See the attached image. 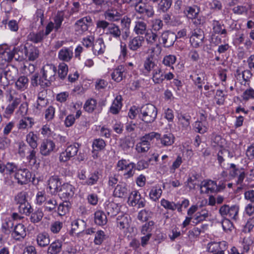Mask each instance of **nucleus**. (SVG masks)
I'll return each instance as SVG.
<instances>
[{"label":"nucleus","instance_id":"f257e3e1","mask_svg":"<svg viewBox=\"0 0 254 254\" xmlns=\"http://www.w3.org/2000/svg\"><path fill=\"white\" fill-rule=\"evenodd\" d=\"M18 76V70L14 67L5 68L4 64L0 63V85L4 88L15 81Z\"/></svg>","mask_w":254,"mask_h":254},{"label":"nucleus","instance_id":"f03ea898","mask_svg":"<svg viewBox=\"0 0 254 254\" xmlns=\"http://www.w3.org/2000/svg\"><path fill=\"white\" fill-rule=\"evenodd\" d=\"M96 28L103 30L105 33L110 36L119 39L121 36V29L119 25L113 22H109L105 20H99L96 22Z\"/></svg>","mask_w":254,"mask_h":254},{"label":"nucleus","instance_id":"7ed1b4c3","mask_svg":"<svg viewBox=\"0 0 254 254\" xmlns=\"http://www.w3.org/2000/svg\"><path fill=\"white\" fill-rule=\"evenodd\" d=\"M57 67L52 64L44 65L41 71L42 80H41V87L43 88L49 87L52 82L56 79Z\"/></svg>","mask_w":254,"mask_h":254},{"label":"nucleus","instance_id":"20e7f679","mask_svg":"<svg viewBox=\"0 0 254 254\" xmlns=\"http://www.w3.org/2000/svg\"><path fill=\"white\" fill-rule=\"evenodd\" d=\"M139 119L145 123L151 124L155 121L158 111L153 105L146 104L139 108Z\"/></svg>","mask_w":254,"mask_h":254},{"label":"nucleus","instance_id":"39448f33","mask_svg":"<svg viewBox=\"0 0 254 254\" xmlns=\"http://www.w3.org/2000/svg\"><path fill=\"white\" fill-rule=\"evenodd\" d=\"M135 11L147 18L152 17L154 15L153 7L148 3L144 2L142 0H138L134 5Z\"/></svg>","mask_w":254,"mask_h":254},{"label":"nucleus","instance_id":"423d86ee","mask_svg":"<svg viewBox=\"0 0 254 254\" xmlns=\"http://www.w3.org/2000/svg\"><path fill=\"white\" fill-rule=\"evenodd\" d=\"M239 212V207L237 205H233L229 207V205L224 204L219 209V213L223 217H228L230 219L237 220Z\"/></svg>","mask_w":254,"mask_h":254},{"label":"nucleus","instance_id":"0eeeda50","mask_svg":"<svg viewBox=\"0 0 254 254\" xmlns=\"http://www.w3.org/2000/svg\"><path fill=\"white\" fill-rule=\"evenodd\" d=\"M78 148L79 144L77 143L68 146L65 150L60 154V161L65 162L69 160L70 158L75 156L78 152Z\"/></svg>","mask_w":254,"mask_h":254},{"label":"nucleus","instance_id":"6e6552de","mask_svg":"<svg viewBox=\"0 0 254 254\" xmlns=\"http://www.w3.org/2000/svg\"><path fill=\"white\" fill-rule=\"evenodd\" d=\"M75 188L68 183H64L59 189L58 195L61 199L69 200L74 195Z\"/></svg>","mask_w":254,"mask_h":254},{"label":"nucleus","instance_id":"1a4fd4ad","mask_svg":"<svg viewBox=\"0 0 254 254\" xmlns=\"http://www.w3.org/2000/svg\"><path fill=\"white\" fill-rule=\"evenodd\" d=\"M92 23V19L89 16L84 17L77 20L74 24L75 30L79 34H82L87 31Z\"/></svg>","mask_w":254,"mask_h":254},{"label":"nucleus","instance_id":"9d476101","mask_svg":"<svg viewBox=\"0 0 254 254\" xmlns=\"http://www.w3.org/2000/svg\"><path fill=\"white\" fill-rule=\"evenodd\" d=\"M14 178L18 184L22 185L26 184L30 181L31 174L27 169H17L15 173Z\"/></svg>","mask_w":254,"mask_h":254},{"label":"nucleus","instance_id":"9b49d317","mask_svg":"<svg viewBox=\"0 0 254 254\" xmlns=\"http://www.w3.org/2000/svg\"><path fill=\"white\" fill-rule=\"evenodd\" d=\"M86 222L81 219L75 220L71 223V229L69 232L70 236L75 234L77 237H79L82 233L86 228Z\"/></svg>","mask_w":254,"mask_h":254},{"label":"nucleus","instance_id":"f8f14e48","mask_svg":"<svg viewBox=\"0 0 254 254\" xmlns=\"http://www.w3.org/2000/svg\"><path fill=\"white\" fill-rule=\"evenodd\" d=\"M160 39L162 41L163 46L169 48L174 45L177 39V35L170 31H165L162 33Z\"/></svg>","mask_w":254,"mask_h":254},{"label":"nucleus","instance_id":"ddd939ff","mask_svg":"<svg viewBox=\"0 0 254 254\" xmlns=\"http://www.w3.org/2000/svg\"><path fill=\"white\" fill-rule=\"evenodd\" d=\"M204 35L200 29H196L193 31L190 37V43L194 48H198L203 44Z\"/></svg>","mask_w":254,"mask_h":254},{"label":"nucleus","instance_id":"4468645a","mask_svg":"<svg viewBox=\"0 0 254 254\" xmlns=\"http://www.w3.org/2000/svg\"><path fill=\"white\" fill-rule=\"evenodd\" d=\"M55 147V143L50 139L43 141L40 147V151L42 155L48 156L53 151Z\"/></svg>","mask_w":254,"mask_h":254},{"label":"nucleus","instance_id":"2eb2a0df","mask_svg":"<svg viewBox=\"0 0 254 254\" xmlns=\"http://www.w3.org/2000/svg\"><path fill=\"white\" fill-rule=\"evenodd\" d=\"M144 37L137 36L131 39L128 44L129 49L132 51H138L141 48L144 43Z\"/></svg>","mask_w":254,"mask_h":254},{"label":"nucleus","instance_id":"dca6fc26","mask_svg":"<svg viewBox=\"0 0 254 254\" xmlns=\"http://www.w3.org/2000/svg\"><path fill=\"white\" fill-rule=\"evenodd\" d=\"M105 45L103 38H99L95 40L92 46V52L95 56L104 54L105 50Z\"/></svg>","mask_w":254,"mask_h":254},{"label":"nucleus","instance_id":"f3484780","mask_svg":"<svg viewBox=\"0 0 254 254\" xmlns=\"http://www.w3.org/2000/svg\"><path fill=\"white\" fill-rule=\"evenodd\" d=\"M216 182L211 180L203 181L200 185V192L204 193H213L216 191Z\"/></svg>","mask_w":254,"mask_h":254},{"label":"nucleus","instance_id":"a211bd4d","mask_svg":"<svg viewBox=\"0 0 254 254\" xmlns=\"http://www.w3.org/2000/svg\"><path fill=\"white\" fill-rule=\"evenodd\" d=\"M61 183L60 178L57 176H53L50 178L48 180V186L51 193L55 194L59 192V187Z\"/></svg>","mask_w":254,"mask_h":254},{"label":"nucleus","instance_id":"6ab92c4d","mask_svg":"<svg viewBox=\"0 0 254 254\" xmlns=\"http://www.w3.org/2000/svg\"><path fill=\"white\" fill-rule=\"evenodd\" d=\"M125 67L123 65H119L113 71L111 74L112 78L117 82H121L124 78H125Z\"/></svg>","mask_w":254,"mask_h":254},{"label":"nucleus","instance_id":"aec40b11","mask_svg":"<svg viewBox=\"0 0 254 254\" xmlns=\"http://www.w3.org/2000/svg\"><path fill=\"white\" fill-rule=\"evenodd\" d=\"M26 235L25 228L24 225L19 223L14 227L12 233V236L14 239L19 240L22 238H24Z\"/></svg>","mask_w":254,"mask_h":254},{"label":"nucleus","instance_id":"412c9836","mask_svg":"<svg viewBox=\"0 0 254 254\" xmlns=\"http://www.w3.org/2000/svg\"><path fill=\"white\" fill-rule=\"evenodd\" d=\"M73 54L72 49L64 47L59 51L58 58L61 61L68 62L72 58Z\"/></svg>","mask_w":254,"mask_h":254},{"label":"nucleus","instance_id":"4be33fe9","mask_svg":"<svg viewBox=\"0 0 254 254\" xmlns=\"http://www.w3.org/2000/svg\"><path fill=\"white\" fill-rule=\"evenodd\" d=\"M147 30V23L144 21L138 20L135 22L133 31L137 36L144 35Z\"/></svg>","mask_w":254,"mask_h":254},{"label":"nucleus","instance_id":"5701e85b","mask_svg":"<svg viewBox=\"0 0 254 254\" xmlns=\"http://www.w3.org/2000/svg\"><path fill=\"white\" fill-rule=\"evenodd\" d=\"M29 79L27 76L22 75L18 76L17 80L15 81V87L18 90L24 91L28 87Z\"/></svg>","mask_w":254,"mask_h":254},{"label":"nucleus","instance_id":"b1692460","mask_svg":"<svg viewBox=\"0 0 254 254\" xmlns=\"http://www.w3.org/2000/svg\"><path fill=\"white\" fill-rule=\"evenodd\" d=\"M39 55V51L37 48L32 45L26 46L25 51V58L29 61H33L37 59Z\"/></svg>","mask_w":254,"mask_h":254},{"label":"nucleus","instance_id":"393cba45","mask_svg":"<svg viewBox=\"0 0 254 254\" xmlns=\"http://www.w3.org/2000/svg\"><path fill=\"white\" fill-rule=\"evenodd\" d=\"M122 100L121 95L116 96L110 108V111L111 113L115 115L118 114L122 107Z\"/></svg>","mask_w":254,"mask_h":254},{"label":"nucleus","instance_id":"a878e982","mask_svg":"<svg viewBox=\"0 0 254 254\" xmlns=\"http://www.w3.org/2000/svg\"><path fill=\"white\" fill-rule=\"evenodd\" d=\"M62 242L60 240H56L52 243L47 251V254H58L62 249Z\"/></svg>","mask_w":254,"mask_h":254},{"label":"nucleus","instance_id":"bb28decb","mask_svg":"<svg viewBox=\"0 0 254 254\" xmlns=\"http://www.w3.org/2000/svg\"><path fill=\"white\" fill-rule=\"evenodd\" d=\"M130 221L129 217L127 214L119 215L117 218V225L120 229L127 228Z\"/></svg>","mask_w":254,"mask_h":254},{"label":"nucleus","instance_id":"cd10ccee","mask_svg":"<svg viewBox=\"0 0 254 254\" xmlns=\"http://www.w3.org/2000/svg\"><path fill=\"white\" fill-rule=\"evenodd\" d=\"M179 123L182 126L183 130H188L190 128L191 116L187 114H181L178 117Z\"/></svg>","mask_w":254,"mask_h":254},{"label":"nucleus","instance_id":"c85d7f7f","mask_svg":"<svg viewBox=\"0 0 254 254\" xmlns=\"http://www.w3.org/2000/svg\"><path fill=\"white\" fill-rule=\"evenodd\" d=\"M175 137L171 133L164 134L162 136L160 134V137L158 139L162 146H170L174 142Z\"/></svg>","mask_w":254,"mask_h":254},{"label":"nucleus","instance_id":"c756f323","mask_svg":"<svg viewBox=\"0 0 254 254\" xmlns=\"http://www.w3.org/2000/svg\"><path fill=\"white\" fill-rule=\"evenodd\" d=\"M105 209L108 215L111 217L116 216L120 210L118 204L114 202H108L106 205Z\"/></svg>","mask_w":254,"mask_h":254},{"label":"nucleus","instance_id":"7c9ffc66","mask_svg":"<svg viewBox=\"0 0 254 254\" xmlns=\"http://www.w3.org/2000/svg\"><path fill=\"white\" fill-rule=\"evenodd\" d=\"M34 124V119L30 117H25L21 119L18 125L19 129L31 128Z\"/></svg>","mask_w":254,"mask_h":254},{"label":"nucleus","instance_id":"2f4dec72","mask_svg":"<svg viewBox=\"0 0 254 254\" xmlns=\"http://www.w3.org/2000/svg\"><path fill=\"white\" fill-rule=\"evenodd\" d=\"M94 222L99 226L106 224L107 218L105 213L102 211H97L94 213Z\"/></svg>","mask_w":254,"mask_h":254},{"label":"nucleus","instance_id":"473e14b6","mask_svg":"<svg viewBox=\"0 0 254 254\" xmlns=\"http://www.w3.org/2000/svg\"><path fill=\"white\" fill-rule=\"evenodd\" d=\"M199 12V8L196 5L186 6L184 10V13L187 15V17L190 19L196 18Z\"/></svg>","mask_w":254,"mask_h":254},{"label":"nucleus","instance_id":"72a5a7b5","mask_svg":"<svg viewBox=\"0 0 254 254\" xmlns=\"http://www.w3.org/2000/svg\"><path fill=\"white\" fill-rule=\"evenodd\" d=\"M38 137L37 135L33 131H30L26 136V140L29 146L34 149L37 148L38 146L37 140Z\"/></svg>","mask_w":254,"mask_h":254},{"label":"nucleus","instance_id":"f704fd0d","mask_svg":"<svg viewBox=\"0 0 254 254\" xmlns=\"http://www.w3.org/2000/svg\"><path fill=\"white\" fill-rule=\"evenodd\" d=\"M13 58H14V53L12 51L5 50L0 55V63H2V65L4 64L5 66V64L10 62Z\"/></svg>","mask_w":254,"mask_h":254},{"label":"nucleus","instance_id":"c9c22d12","mask_svg":"<svg viewBox=\"0 0 254 254\" xmlns=\"http://www.w3.org/2000/svg\"><path fill=\"white\" fill-rule=\"evenodd\" d=\"M152 79L155 84H161L164 81V73L161 68L154 70Z\"/></svg>","mask_w":254,"mask_h":254},{"label":"nucleus","instance_id":"e433bc0d","mask_svg":"<svg viewBox=\"0 0 254 254\" xmlns=\"http://www.w3.org/2000/svg\"><path fill=\"white\" fill-rule=\"evenodd\" d=\"M37 242L38 245L41 247L48 246L50 243L49 235L45 233L39 234L37 237Z\"/></svg>","mask_w":254,"mask_h":254},{"label":"nucleus","instance_id":"4c0bfd02","mask_svg":"<svg viewBox=\"0 0 254 254\" xmlns=\"http://www.w3.org/2000/svg\"><path fill=\"white\" fill-rule=\"evenodd\" d=\"M105 18L112 22L117 21L120 19V14L115 10H109L104 13Z\"/></svg>","mask_w":254,"mask_h":254},{"label":"nucleus","instance_id":"58836bf2","mask_svg":"<svg viewBox=\"0 0 254 254\" xmlns=\"http://www.w3.org/2000/svg\"><path fill=\"white\" fill-rule=\"evenodd\" d=\"M144 35V39H145L146 42L150 45L154 44L156 42L158 37L156 32L153 31V30H147Z\"/></svg>","mask_w":254,"mask_h":254},{"label":"nucleus","instance_id":"ea45409f","mask_svg":"<svg viewBox=\"0 0 254 254\" xmlns=\"http://www.w3.org/2000/svg\"><path fill=\"white\" fill-rule=\"evenodd\" d=\"M44 36V31H40L37 33H30L28 36V38L30 41L35 43H38L41 42L43 40Z\"/></svg>","mask_w":254,"mask_h":254},{"label":"nucleus","instance_id":"a19ab883","mask_svg":"<svg viewBox=\"0 0 254 254\" xmlns=\"http://www.w3.org/2000/svg\"><path fill=\"white\" fill-rule=\"evenodd\" d=\"M198 178L199 175L196 174L188 178L187 182V184L186 185L190 190L195 189L196 186L200 187V185H199V181H198Z\"/></svg>","mask_w":254,"mask_h":254},{"label":"nucleus","instance_id":"79ce46f5","mask_svg":"<svg viewBox=\"0 0 254 254\" xmlns=\"http://www.w3.org/2000/svg\"><path fill=\"white\" fill-rule=\"evenodd\" d=\"M128 191L127 189L121 185H118L114 191V195L118 197H124L127 196Z\"/></svg>","mask_w":254,"mask_h":254},{"label":"nucleus","instance_id":"37998d69","mask_svg":"<svg viewBox=\"0 0 254 254\" xmlns=\"http://www.w3.org/2000/svg\"><path fill=\"white\" fill-rule=\"evenodd\" d=\"M70 207V202L65 200L63 203L59 204L57 211L59 215L63 216L68 212Z\"/></svg>","mask_w":254,"mask_h":254},{"label":"nucleus","instance_id":"c03bdc74","mask_svg":"<svg viewBox=\"0 0 254 254\" xmlns=\"http://www.w3.org/2000/svg\"><path fill=\"white\" fill-rule=\"evenodd\" d=\"M57 202L56 199L51 198L47 200L44 204L45 210L49 212H57L56 206Z\"/></svg>","mask_w":254,"mask_h":254},{"label":"nucleus","instance_id":"a18cd8bd","mask_svg":"<svg viewBox=\"0 0 254 254\" xmlns=\"http://www.w3.org/2000/svg\"><path fill=\"white\" fill-rule=\"evenodd\" d=\"M44 213L41 208H38L31 213L30 219L31 222L36 223L40 222L43 217Z\"/></svg>","mask_w":254,"mask_h":254},{"label":"nucleus","instance_id":"49530a36","mask_svg":"<svg viewBox=\"0 0 254 254\" xmlns=\"http://www.w3.org/2000/svg\"><path fill=\"white\" fill-rule=\"evenodd\" d=\"M26 50V46L25 45H20L17 47L14 48L12 50L14 53V58L18 60L20 57L23 58V55L25 56V51Z\"/></svg>","mask_w":254,"mask_h":254},{"label":"nucleus","instance_id":"de8ad7c7","mask_svg":"<svg viewBox=\"0 0 254 254\" xmlns=\"http://www.w3.org/2000/svg\"><path fill=\"white\" fill-rule=\"evenodd\" d=\"M162 190L159 187H155L152 188L149 192V196L151 199L156 201L161 197Z\"/></svg>","mask_w":254,"mask_h":254},{"label":"nucleus","instance_id":"09e8293b","mask_svg":"<svg viewBox=\"0 0 254 254\" xmlns=\"http://www.w3.org/2000/svg\"><path fill=\"white\" fill-rule=\"evenodd\" d=\"M213 31L216 34L224 35L225 37L227 34V31L225 29H222V25L219 21L213 20L212 22Z\"/></svg>","mask_w":254,"mask_h":254},{"label":"nucleus","instance_id":"8fccbe9b","mask_svg":"<svg viewBox=\"0 0 254 254\" xmlns=\"http://www.w3.org/2000/svg\"><path fill=\"white\" fill-rule=\"evenodd\" d=\"M224 242H211L207 244V251L208 252L215 253L223 249L221 247V245H222Z\"/></svg>","mask_w":254,"mask_h":254},{"label":"nucleus","instance_id":"3c124183","mask_svg":"<svg viewBox=\"0 0 254 254\" xmlns=\"http://www.w3.org/2000/svg\"><path fill=\"white\" fill-rule=\"evenodd\" d=\"M96 100L94 99L91 98L90 99L87 100L86 101L84 105V109L86 111L88 112V113H92L96 108Z\"/></svg>","mask_w":254,"mask_h":254},{"label":"nucleus","instance_id":"603ef678","mask_svg":"<svg viewBox=\"0 0 254 254\" xmlns=\"http://www.w3.org/2000/svg\"><path fill=\"white\" fill-rule=\"evenodd\" d=\"M136 164L133 162L128 163L126 169L127 172L124 174V176L126 179H128L132 177L135 173Z\"/></svg>","mask_w":254,"mask_h":254},{"label":"nucleus","instance_id":"864d4df0","mask_svg":"<svg viewBox=\"0 0 254 254\" xmlns=\"http://www.w3.org/2000/svg\"><path fill=\"white\" fill-rule=\"evenodd\" d=\"M194 129L196 132L203 134L207 130V127L202 121H196L194 124Z\"/></svg>","mask_w":254,"mask_h":254},{"label":"nucleus","instance_id":"5fc2aeb1","mask_svg":"<svg viewBox=\"0 0 254 254\" xmlns=\"http://www.w3.org/2000/svg\"><path fill=\"white\" fill-rule=\"evenodd\" d=\"M19 212L26 215H29L32 211V208L30 203L27 201L26 203L18 206Z\"/></svg>","mask_w":254,"mask_h":254},{"label":"nucleus","instance_id":"6e6d98bb","mask_svg":"<svg viewBox=\"0 0 254 254\" xmlns=\"http://www.w3.org/2000/svg\"><path fill=\"white\" fill-rule=\"evenodd\" d=\"M150 143H147L146 141L141 140L136 145V150L138 153H145L148 151L150 148Z\"/></svg>","mask_w":254,"mask_h":254},{"label":"nucleus","instance_id":"4d7b16f0","mask_svg":"<svg viewBox=\"0 0 254 254\" xmlns=\"http://www.w3.org/2000/svg\"><path fill=\"white\" fill-rule=\"evenodd\" d=\"M140 197V194L138 191H133L128 197V201L131 206H134L137 205Z\"/></svg>","mask_w":254,"mask_h":254},{"label":"nucleus","instance_id":"13d9d810","mask_svg":"<svg viewBox=\"0 0 254 254\" xmlns=\"http://www.w3.org/2000/svg\"><path fill=\"white\" fill-rule=\"evenodd\" d=\"M172 0H161L158 4V10L165 12L171 7Z\"/></svg>","mask_w":254,"mask_h":254},{"label":"nucleus","instance_id":"bf43d9fd","mask_svg":"<svg viewBox=\"0 0 254 254\" xmlns=\"http://www.w3.org/2000/svg\"><path fill=\"white\" fill-rule=\"evenodd\" d=\"M105 146V141L101 138L94 139L92 144L93 148L95 151L102 150L104 149Z\"/></svg>","mask_w":254,"mask_h":254},{"label":"nucleus","instance_id":"052dcab7","mask_svg":"<svg viewBox=\"0 0 254 254\" xmlns=\"http://www.w3.org/2000/svg\"><path fill=\"white\" fill-rule=\"evenodd\" d=\"M68 72V66L65 63L60 64L59 65V76L62 79H64Z\"/></svg>","mask_w":254,"mask_h":254},{"label":"nucleus","instance_id":"680f3d73","mask_svg":"<svg viewBox=\"0 0 254 254\" xmlns=\"http://www.w3.org/2000/svg\"><path fill=\"white\" fill-rule=\"evenodd\" d=\"M20 103V100L18 99H15L12 103L9 104L5 110V113L7 115L12 114L14 110L17 108Z\"/></svg>","mask_w":254,"mask_h":254},{"label":"nucleus","instance_id":"e2e57ef3","mask_svg":"<svg viewBox=\"0 0 254 254\" xmlns=\"http://www.w3.org/2000/svg\"><path fill=\"white\" fill-rule=\"evenodd\" d=\"M159 137L160 133L155 132H151L143 136L141 138L140 140H143L145 142L146 141L147 143H150L153 138H155L157 140H158Z\"/></svg>","mask_w":254,"mask_h":254},{"label":"nucleus","instance_id":"0e129e2a","mask_svg":"<svg viewBox=\"0 0 254 254\" xmlns=\"http://www.w3.org/2000/svg\"><path fill=\"white\" fill-rule=\"evenodd\" d=\"M99 179V173L95 171L90 175L89 178L85 181L84 185L92 186L97 183Z\"/></svg>","mask_w":254,"mask_h":254},{"label":"nucleus","instance_id":"69168bd1","mask_svg":"<svg viewBox=\"0 0 254 254\" xmlns=\"http://www.w3.org/2000/svg\"><path fill=\"white\" fill-rule=\"evenodd\" d=\"M156 65L153 58L152 56H149L146 58L144 63V67L145 70L149 72L151 71Z\"/></svg>","mask_w":254,"mask_h":254},{"label":"nucleus","instance_id":"338daca9","mask_svg":"<svg viewBox=\"0 0 254 254\" xmlns=\"http://www.w3.org/2000/svg\"><path fill=\"white\" fill-rule=\"evenodd\" d=\"M27 193L26 192L21 191L19 192L14 198L16 204L20 205L27 202L26 200Z\"/></svg>","mask_w":254,"mask_h":254},{"label":"nucleus","instance_id":"774afa93","mask_svg":"<svg viewBox=\"0 0 254 254\" xmlns=\"http://www.w3.org/2000/svg\"><path fill=\"white\" fill-rule=\"evenodd\" d=\"M176 61V57L174 55H169L164 57L163 63L164 65L168 66H171L173 68L172 65L175 63Z\"/></svg>","mask_w":254,"mask_h":254}]
</instances>
